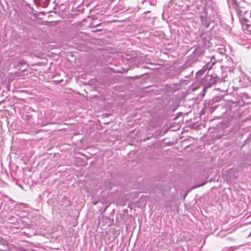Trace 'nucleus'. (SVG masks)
<instances>
[{
    "label": "nucleus",
    "mask_w": 251,
    "mask_h": 251,
    "mask_svg": "<svg viewBox=\"0 0 251 251\" xmlns=\"http://www.w3.org/2000/svg\"><path fill=\"white\" fill-rule=\"evenodd\" d=\"M125 8H120L121 10H125Z\"/></svg>",
    "instance_id": "9b49d317"
},
{
    "label": "nucleus",
    "mask_w": 251,
    "mask_h": 251,
    "mask_svg": "<svg viewBox=\"0 0 251 251\" xmlns=\"http://www.w3.org/2000/svg\"><path fill=\"white\" fill-rule=\"evenodd\" d=\"M244 205H245V206H244L242 209L240 210V211H239V214H242V213L245 211V208L246 207V204L245 203H244Z\"/></svg>",
    "instance_id": "0eeeda50"
},
{
    "label": "nucleus",
    "mask_w": 251,
    "mask_h": 251,
    "mask_svg": "<svg viewBox=\"0 0 251 251\" xmlns=\"http://www.w3.org/2000/svg\"><path fill=\"white\" fill-rule=\"evenodd\" d=\"M245 5L247 4L245 2H243V6H238L236 3V14L239 16V23L242 29L251 33V25L247 20V17L251 13L245 6Z\"/></svg>",
    "instance_id": "f257e3e1"
},
{
    "label": "nucleus",
    "mask_w": 251,
    "mask_h": 251,
    "mask_svg": "<svg viewBox=\"0 0 251 251\" xmlns=\"http://www.w3.org/2000/svg\"><path fill=\"white\" fill-rule=\"evenodd\" d=\"M228 5L232 4L233 6L235 4V0H227Z\"/></svg>",
    "instance_id": "20e7f679"
},
{
    "label": "nucleus",
    "mask_w": 251,
    "mask_h": 251,
    "mask_svg": "<svg viewBox=\"0 0 251 251\" xmlns=\"http://www.w3.org/2000/svg\"><path fill=\"white\" fill-rule=\"evenodd\" d=\"M226 239H228V240H231V238L230 237H229V236L226 237Z\"/></svg>",
    "instance_id": "1a4fd4ad"
},
{
    "label": "nucleus",
    "mask_w": 251,
    "mask_h": 251,
    "mask_svg": "<svg viewBox=\"0 0 251 251\" xmlns=\"http://www.w3.org/2000/svg\"><path fill=\"white\" fill-rule=\"evenodd\" d=\"M233 70H229L228 71L231 72H233Z\"/></svg>",
    "instance_id": "9d476101"
},
{
    "label": "nucleus",
    "mask_w": 251,
    "mask_h": 251,
    "mask_svg": "<svg viewBox=\"0 0 251 251\" xmlns=\"http://www.w3.org/2000/svg\"><path fill=\"white\" fill-rule=\"evenodd\" d=\"M239 70L238 72V74H239V82L240 84V86L242 87H245L248 84L249 78L241 70L240 67H239Z\"/></svg>",
    "instance_id": "7ed1b4c3"
},
{
    "label": "nucleus",
    "mask_w": 251,
    "mask_h": 251,
    "mask_svg": "<svg viewBox=\"0 0 251 251\" xmlns=\"http://www.w3.org/2000/svg\"><path fill=\"white\" fill-rule=\"evenodd\" d=\"M18 64L19 65H21V66H25V65H26V62L25 60H22L19 62Z\"/></svg>",
    "instance_id": "423d86ee"
},
{
    "label": "nucleus",
    "mask_w": 251,
    "mask_h": 251,
    "mask_svg": "<svg viewBox=\"0 0 251 251\" xmlns=\"http://www.w3.org/2000/svg\"><path fill=\"white\" fill-rule=\"evenodd\" d=\"M219 81L220 78L216 74H207L203 81V91L205 92L206 89L211 87L212 85L215 84Z\"/></svg>",
    "instance_id": "f03ea898"
},
{
    "label": "nucleus",
    "mask_w": 251,
    "mask_h": 251,
    "mask_svg": "<svg viewBox=\"0 0 251 251\" xmlns=\"http://www.w3.org/2000/svg\"><path fill=\"white\" fill-rule=\"evenodd\" d=\"M205 71L203 70H201L199 71L197 73L196 75L197 76H200L203 75V74L204 73Z\"/></svg>",
    "instance_id": "39448f33"
},
{
    "label": "nucleus",
    "mask_w": 251,
    "mask_h": 251,
    "mask_svg": "<svg viewBox=\"0 0 251 251\" xmlns=\"http://www.w3.org/2000/svg\"><path fill=\"white\" fill-rule=\"evenodd\" d=\"M221 99V97H215L213 98V101L214 102H217V101H219Z\"/></svg>",
    "instance_id": "6e6552de"
}]
</instances>
